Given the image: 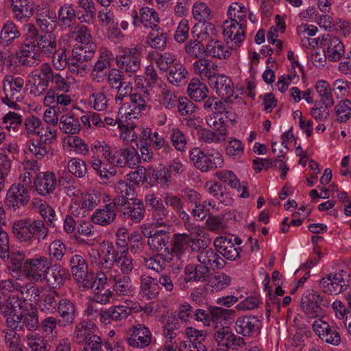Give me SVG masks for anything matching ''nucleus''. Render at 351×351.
Wrapping results in <instances>:
<instances>
[{"label":"nucleus","instance_id":"obj_35","mask_svg":"<svg viewBox=\"0 0 351 351\" xmlns=\"http://www.w3.org/2000/svg\"><path fill=\"white\" fill-rule=\"evenodd\" d=\"M214 338L219 345L225 346L227 348L233 346L240 344L243 339L235 335L228 326H222L216 330L214 334Z\"/></svg>","mask_w":351,"mask_h":351},{"label":"nucleus","instance_id":"obj_13","mask_svg":"<svg viewBox=\"0 0 351 351\" xmlns=\"http://www.w3.org/2000/svg\"><path fill=\"white\" fill-rule=\"evenodd\" d=\"M29 201V191L12 184L7 191L4 202L8 208L16 211L25 207Z\"/></svg>","mask_w":351,"mask_h":351},{"label":"nucleus","instance_id":"obj_32","mask_svg":"<svg viewBox=\"0 0 351 351\" xmlns=\"http://www.w3.org/2000/svg\"><path fill=\"white\" fill-rule=\"evenodd\" d=\"M160 290L156 278L142 275L140 278V294L148 300L156 299Z\"/></svg>","mask_w":351,"mask_h":351},{"label":"nucleus","instance_id":"obj_4","mask_svg":"<svg viewBox=\"0 0 351 351\" xmlns=\"http://www.w3.org/2000/svg\"><path fill=\"white\" fill-rule=\"evenodd\" d=\"M25 81L21 77H14L11 75H6L3 80V88L5 96L2 101L8 106L16 109L17 102L23 99V90Z\"/></svg>","mask_w":351,"mask_h":351},{"label":"nucleus","instance_id":"obj_64","mask_svg":"<svg viewBox=\"0 0 351 351\" xmlns=\"http://www.w3.org/2000/svg\"><path fill=\"white\" fill-rule=\"evenodd\" d=\"M29 149L30 152L37 159L43 158L47 154L52 151L50 145L44 144L40 141L34 140L29 141Z\"/></svg>","mask_w":351,"mask_h":351},{"label":"nucleus","instance_id":"obj_14","mask_svg":"<svg viewBox=\"0 0 351 351\" xmlns=\"http://www.w3.org/2000/svg\"><path fill=\"white\" fill-rule=\"evenodd\" d=\"M49 267V261L47 258L27 259L24 264V271L27 276L36 281L42 280L46 276Z\"/></svg>","mask_w":351,"mask_h":351},{"label":"nucleus","instance_id":"obj_46","mask_svg":"<svg viewBox=\"0 0 351 351\" xmlns=\"http://www.w3.org/2000/svg\"><path fill=\"white\" fill-rule=\"evenodd\" d=\"M315 88L320 98L319 104L331 106L335 104L332 88L328 82L323 80H318L315 85Z\"/></svg>","mask_w":351,"mask_h":351},{"label":"nucleus","instance_id":"obj_55","mask_svg":"<svg viewBox=\"0 0 351 351\" xmlns=\"http://www.w3.org/2000/svg\"><path fill=\"white\" fill-rule=\"evenodd\" d=\"M4 343L12 351H23L20 346L21 336L14 330L3 329L1 331Z\"/></svg>","mask_w":351,"mask_h":351},{"label":"nucleus","instance_id":"obj_61","mask_svg":"<svg viewBox=\"0 0 351 351\" xmlns=\"http://www.w3.org/2000/svg\"><path fill=\"white\" fill-rule=\"evenodd\" d=\"M37 135L39 136V141L51 146L56 141L57 130L47 124H43L37 131Z\"/></svg>","mask_w":351,"mask_h":351},{"label":"nucleus","instance_id":"obj_42","mask_svg":"<svg viewBox=\"0 0 351 351\" xmlns=\"http://www.w3.org/2000/svg\"><path fill=\"white\" fill-rule=\"evenodd\" d=\"M36 46L38 51H40L47 57H51L52 54H55L58 47L56 37L52 34H40Z\"/></svg>","mask_w":351,"mask_h":351},{"label":"nucleus","instance_id":"obj_18","mask_svg":"<svg viewBox=\"0 0 351 351\" xmlns=\"http://www.w3.org/2000/svg\"><path fill=\"white\" fill-rule=\"evenodd\" d=\"M261 326V320L253 315L239 317L234 325L236 332L244 337L252 336L260 332Z\"/></svg>","mask_w":351,"mask_h":351},{"label":"nucleus","instance_id":"obj_24","mask_svg":"<svg viewBox=\"0 0 351 351\" xmlns=\"http://www.w3.org/2000/svg\"><path fill=\"white\" fill-rule=\"evenodd\" d=\"M210 87L222 99H229L233 95L234 88L232 80L223 74H217L209 82Z\"/></svg>","mask_w":351,"mask_h":351},{"label":"nucleus","instance_id":"obj_26","mask_svg":"<svg viewBox=\"0 0 351 351\" xmlns=\"http://www.w3.org/2000/svg\"><path fill=\"white\" fill-rule=\"evenodd\" d=\"M56 178L52 172H41L36 175L34 185L37 192L41 195L53 193L56 189Z\"/></svg>","mask_w":351,"mask_h":351},{"label":"nucleus","instance_id":"obj_5","mask_svg":"<svg viewBox=\"0 0 351 351\" xmlns=\"http://www.w3.org/2000/svg\"><path fill=\"white\" fill-rule=\"evenodd\" d=\"M330 304L329 299L313 291L305 293L300 300L302 311L311 317H318Z\"/></svg>","mask_w":351,"mask_h":351},{"label":"nucleus","instance_id":"obj_36","mask_svg":"<svg viewBox=\"0 0 351 351\" xmlns=\"http://www.w3.org/2000/svg\"><path fill=\"white\" fill-rule=\"evenodd\" d=\"M210 269L207 266L200 265H188L184 269L186 281L205 282L207 280Z\"/></svg>","mask_w":351,"mask_h":351},{"label":"nucleus","instance_id":"obj_62","mask_svg":"<svg viewBox=\"0 0 351 351\" xmlns=\"http://www.w3.org/2000/svg\"><path fill=\"white\" fill-rule=\"evenodd\" d=\"M185 51L193 58H202L206 56V46L198 40H191L185 45Z\"/></svg>","mask_w":351,"mask_h":351},{"label":"nucleus","instance_id":"obj_9","mask_svg":"<svg viewBox=\"0 0 351 351\" xmlns=\"http://www.w3.org/2000/svg\"><path fill=\"white\" fill-rule=\"evenodd\" d=\"M141 47L126 48L116 57L117 66L126 73H135L141 66Z\"/></svg>","mask_w":351,"mask_h":351},{"label":"nucleus","instance_id":"obj_20","mask_svg":"<svg viewBox=\"0 0 351 351\" xmlns=\"http://www.w3.org/2000/svg\"><path fill=\"white\" fill-rule=\"evenodd\" d=\"M214 246L218 253L229 261H236L240 258V247L234 246L231 239L220 236L214 241Z\"/></svg>","mask_w":351,"mask_h":351},{"label":"nucleus","instance_id":"obj_34","mask_svg":"<svg viewBox=\"0 0 351 351\" xmlns=\"http://www.w3.org/2000/svg\"><path fill=\"white\" fill-rule=\"evenodd\" d=\"M56 14L48 8H40L37 10L36 23L40 28L49 32L56 27Z\"/></svg>","mask_w":351,"mask_h":351},{"label":"nucleus","instance_id":"obj_63","mask_svg":"<svg viewBox=\"0 0 351 351\" xmlns=\"http://www.w3.org/2000/svg\"><path fill=\"white\" fill-rule=\"evenodd\" d=\"M106 79L108 85L114 89L118 88V87L127 82L126 77L119 68H113L108 70Z\"/></svg>","mask_w":351,"mask_h":351},{"label":"nucleus","instance_id":"obj_57","mask_svg":"<svg viewBox=\"0 0 351 351\" xmlns=\"http://www.w3.org/2000/svg\"><path fill=\"white\" fill-rule=\"evenodd\" d=\"M114 265L124 275L130 274L134 268L131 256L129 253L124 252V250L118 252V256H117L115 258Z\"/></svg>","mask_w":351,"mask_h":351},{"label":"nucleus","instance_id":"obj_30","mask_svg":"<svg viewBox=\"0 0 351 351\" xmlns=\"http://www.w3.org/2000/svg\"><path fill=\"white\" fill-rule=\"evenodd\" d=\"M210 326L215 325L217 327L219 324L222 326L230 322L235 316V311L232 309L223 308L217 306H209Z\"/></svg>","mask_w":351,"mask_h":351},{"label":"nucleus","instance_id":"obj_58","mask_svg":"<svg viewBox=\"0 0 351 351\" xmlns=\"http://www.w3.org/2000/svg\"><path fill=\"white\" fill-rule=\"evenodd\" d=\"M337 121L345 123L351 118V101L344 99L340 101L335 107Z\"/></svg>","mask_w":351,"mask_h":351},{"label":"nucleus","instance_id":"obj_3","mask_svg":"<svg viewBox=\"0 0 351 351\" xmlns=\"http://www.w3.org/2000/svg\"><path fill=\"white\" fill-rule=\"evenodd\" d=\"M191 161L193 165L203 173L221 168L223 165V158L217 149L202 150L193 147L189 152Z\"/></svg>","mask_w":351,"mask_h":351},{"label":"nucleus","instance_id":"obj_10","mask_svg":"<svg viewBox=\"0 0 351 351\" xmlns=\"http://www.w3.org/2000/svg\"><path fill=\"white\" fill-rule=\"evenodd\" d=\"M149 108L147 101L144 99L140 94L134 93L133 96L130 97V99L123 103L119 108V114H122L125 117V121L132 119H138L143 111Z\"/></svg>","mask_w":351,"mask_h":351},{"label":"nucleus","instance_id":"obj_15","mask_svg":"<svg viewBox=\"0 0 351 351\" xmlns=\"http://www.w3.org/2000/svg\"><path fill=\"white\" fill-rule=\"evenodd\" d=\"M57 311L60 317V326L64 328L72 325L78 315L75 303L68 298L58 301Z\"/></svg>","mask_w":351,"mask_h":351},{"label":"nucleus","instance_id":"obj_60","mask_svg":"<svg viewBox=\"0 0 351 351\" xmlns=\"http://www.w3.org/2000/svg\"><path fill=\"white\" fill-rule=\"evenodd\" d=\"M77 11L71 5L64 4L58 11V19L63 25L70 27L75 21Z\"/></svg>","mask_w":351,"mask_h":351},{"label":"nucleus","instance_id":"obj_31","mask_svg":"<svg viewBox=\"0 0 351 351\" xmlns=\"http://www.w3.org/2000/svg\"><path fill=\"white\" fill-rule=\"evenodd\" d=\"M191 235L188 234H174L172 237L171 243L169 245V252L171 256V261L174 256L180 258L186 250L190 244Z\"/></svg>","mask_w":351,"mask_h":351},{"label":"nucleus","instance_id":"obj_38","mask_svg":"<svg viewBox=\"0 0 351 351\" xmlns=\"http://www.w3.org/2000/svg\"><path fill=\"white\" fill-rule=\"evenodd\" d=\"M22 323L29 332L35 331L39 328L38 311L35 306L30 304V309L21 310Z\"/></svg>","mask_w":351,"mask_h":351},{"label":"nucleus","instance_id":"obj_49","mask_svg":"<svg viewBox=\"0 0 351 351\" xmlns=\"http://www.w3.org/2000/svg\"><path fill=\"white\" fill-rule=\"evenodd\" d=\"M206 123L217 132L221 137L225 138L227 134V123L223 115L211 113L206 118Z\"/></svg>","mask_w":351,"mask_h":351},{"label":"nucleus","instance_id":"obj_59","mask_svg":"<svg viewBox=\"0 0 351 351\" xmlns=\"http://www.w3.org/2000/svg\"><path fill=\"white\" fill-rule=\"evenodd\" d=\"M148 57L152 60H154L159 69L163 71H167L169 65L176 60L174 56L170 53H165L161 54L154 51L149 52Z\"/></svg>","mask_w":351,"mask_h":351},{"label":"nucleus","instance_id":"obj_1","mask_svg":"<svg viewBox=\"0 0 351 351\" xmlns=\"http://www.w3.org/2000/svg\"><path fill=\"white\" fill-rule=\"evenodd\" d=\"M27 86H29L30 94L35 97L43 95L49 88H55L64 93H69L71 88L70 83L47 62L29 74Z\"/></svg>","mask_w":351,"mask_h":351},{"label":"nucleus","instance_id":"obj_43","mask_svg":"<svg viewBox=\"0 0 351 351\" xmlns=\"http://www.w3.org/2000/svg\"><path fill=\"white\" fill-rule=\"evenodd\" d=\"M187 92L191 99L195 101H201L207 97L208 88L198 79L193 78L188 85Z\"/></svg>","mask_w":351,"mask_h":351},{"label":"nucleus","instance_id":"obj_39","mask_svg":"<svg viewBox=\"0 0 351 351\" xmlns=\"http://www.w3.org/2000/svg\"><path fill=\"white\" fill-rule=\"evenodd\" d=\"M184 332L188 339L186 341L196 346L197 348V350L207 351L206 346L204 343L206 332L192 326L186 327Z\"/></svg>","mask_w":351,"mask_h":351},{"label":"nucleus","instance_id":"obj_23","mask_svg":"<svg viewBox=\"0 0 351 351\" xmlns=\"http://www.w3.org/2000/svg\"><path fill=\"white\" fill-rule=\"evenodd\" d=\"M131 16L132 24L136 27H139L141 24H143L145 27L151 28L152 25H157L155 23L160 21L158 13L153 8L148 7L141 8L139 13L136 10H133Z\"/></svg>","mask_w":351,"mask_h":351},{"label":"nucleus","instance_id":"obj_40","mask_svg":"<svg viewBox=\"0 0 351 351\" xmlns=\"http://www.w3.org/2000/svg\"><path fill=\"white\" fill-rule=\"evenodd\" d=\"M231 52L218 40L211 38L206 45V56L218 59H226L230 57Z\"/></svg>","mask_w":351,"mask_h":351},{"label":"nucleus","instance_id":"obj_28","mask_svg":"<svg viewBox=\"0 0 351 351\" xmlns=\"http://www.w3.org/2000/svg\"><path fill=\"white\" fill-rule=\"evenodd\" d=\"M117 213V207L114 202H112L106 204L103 208L97 209L92 215V221L97 225L108 226L114 221Z\"/></svg>","mask_w":351,"mask_h":351},{"label":"nucleus","instance_id":"obj_21","mask_svg":"<svg viewBox=\"0 0 351 351\" xmlns=\"http://www.w3.org/2000/svg\"><path fill=\"white\" fill-rule=\"evenodd\" d=\"M319 285L325 293L337 295L342 292L346 286L343 279V271L340 273L330 274L322 278Z\"/></svg>","mask_w":351,"mask_h":351},{"label":"nucleus","instance_id":"obj_8","mask_svg":"<svg viewBox=\"0 0 351 351\" xmlns=\"http://www.w3.org/2000/svg\"><path fill=\"white\" fill-rule=\"evenodd\" d=\"M71 274L75 280L85 288H93L95 285L91 274L88 272V264L83 256L75 254L69 261Z\"/></svg>","mask_w":351,"mask_h":351},{"label":"nucleus","instance_id":"obj_6","mask_svg":"<svg viewBox=\"0 0 351 351\" xmlns=\"http://www.w3.org/2000/svg\"><path fill=\"white\" fill-rule=\"evenodd\" d=\"M118 252L112 243L107 242L103 243V250L101 253L97 250L92 249L89 255L93 265L101 270L109 272L114 265Z\"/></svg>","mask_w":351,"mask_h":351},{"label":"nucleus","instance_id":"obj_11","mask_svg":"<svg viewBox=\"0 0 351 351\" xmlns=\"http://www.w3.org/2000/svg\"><path fill=\"white\" fill-rule=\"evenodd\" d=\"M152 335L149 329L143 324H138L131 327L127 332L125 339L133 348H144L152 341Z\"/></svg>","mask_w":351,"mask_h":351},{"label":"nucleus","instance_id":"obj_33","mask_svg":"<svg viewBox=\"0 0 351 351\" xmlns=\"http://www.w3.org/2000/svg\"><path fill=\"white\" fill-rule=\"evenodd\" d=\"M69 277V271L56 264L49 267L45 278L50 286L56 289L63 285Z\"/></svg>","mask_w":351,"mask_h":351},{"label":"nucleus","instance_id":"obj_41","mask_svg":"<svg viewBox=\"0 0 351 351\" xmlns=\"http://www.w3.org/2000/svg\"><path fill=\"white\" fill-rule=\"evenodd\" d=\"M148 177L149 183L152 186L159 184L160 187L167 188L171 182V175L168 168L166 167H162L158 170H149Z\"/></svg>","mask_w":351,"mask_h":351},{"label":"nucleus","instance_id":"obj_25","mask_svg":"<svg viewBox=\"0 0 351 351\" xmlns=\"http://www.w3.org/2000/svg\"><path fill=\"white\" fill-rule=\"evenodd\" d=\"M194 73L202 80H210L218 74V65L206 58H199L193 64Z\"/></svg>","mask_w":351,"mask_h":351},{"label":"nucleus","instance_id":"obj_19","mask_svg":"<svg viewBox=\"0 0 351 351\" xmlns=\"http://www.w3.org/2000/svg\"><path fill=\"white\" fill-rule=\"evenodd\" d=\"M169 234L167 231L164 230H158L151 241H147V245L150 249L160 254L161 258L167 261V262L171 261V256L169 252Z\"/></svg>","mask_w":351,"mask_h":351},{"label":"nucleus","instance_id":"obj_52","mask_svg":"<svg viewBox=\"0 0 351 351\" xmlns=\"http://www.w3.org/2000/svg\"><path fill=\"white\" fill-rule=\"evenodd\" d=\"M69 37L82 45H88L92 40L88 28L81 24L73 26L70 29Z\"/></svg>","mask_w":351,"mask_h":351},{"label":"nucleus","instance_id":"obj_16","mask_svg":"<svg viewBox=\"0 0 351 351\" xmlns=\"http://www.w3.org/2000/svg\"><path fill=\"white\" fill-rule=\"evenodd\" d=\"M321 45L326 49V57L330 61H339L345 53L344 45L337 37L329 34L324 35Z\"/></svg>","mask_w":351,"mask_h":351},{"label":"nucleus","instance_id":"obj_56","mask_svg":"<svg viewBox=\"0 0 351 351\" xmlns=\"http://www.w3.org/2000/svg\"><path fill=\"white\" fill-rule=\"evenodd\" d=\"M19 292L21 295V299L25 301H29L31 302H37L40 298V289L39 287L33 284L28 283L24 285H20Z\"/></svg>","mask_w":351,"mask_h":351},{"label":"nucleus","instance_id":"obj_17","mask_svg":"<svg viewBox=\"0 0 351 351\" xmlns=\"http://www.w3.org/2000/svg\"><path fill=\"white\" fill-rule=\"evenodd\" d=\"M13 18L21 23H26L34 15V0H10Z\"/></svg>","mask_w":351,"mask_h":351},{"label":"nucleus","instance_id":"obj_53","mask_svg":"<svg viewBox=\"0 0 351 351\" xmlns=\"http://www.w3.org/2000/svg\"><path fill=\"white\" fill-rule=\"evenodd\" d=\"M60 130L65 134H75L80 132V124L72 114H63L60 118Z\"/></svg>","mask_w":351,"mask_h":351},{"label":"nucleus","instance_id":"obj_12","mask_svg":"<svg viewBox=\"0 0 351 351\" xmlns=\"http://www.w3.org/2000/svg\"><path fill=\"white\" fill-rule=\"evenodd\" d=\"M313 329L319 337L326 343L337 346L341 342V335L337 328L328 322L317 319L313 324Z\"/></svg>","mask_w":351,"mask_h":351},{"label":"nucleus","instance_id":"obj_48","mask_svg":"<svg viewBox=\"0 0 351 351\" xmlns=\"http://www.w3.org/2000/svg\"><path fill=\"white\" fill-rule=\"evenodd\" d=\"M57 295L56 291H49L44 293L40 300L39 299L37 302L40 311L47 314L53 313L58 307V302L56 300Z\"/></svg>","mask_w":351,"mask_h":351},{"label":"nucleus","instance_id":"obj_7","mask_svg":"<svg viewBox=\"0 0 351 351\" xmlns=\"http://www.w3.org/2000/svg\"><path fill=\"white\" fill-rule=\"evenodd\" d=\"M117 207L119 217L132 223H139L145 217V208L143 202L136 199L129 202L119 199Z\"/></svg>","mask_w":351,"mask_h":351},{"label":"nucleus","instance_id":"obj_29","mask_svg":"<svg viewBox=\"0 0 351 351\" xmlns=\"http://www.w3.org/2000/svg\"><path fill=\"white\" fill-rule=\"evenodd\" d=\"M110 281L113 282V289L119 295L130 296L134 292V287L128 275H110Z\"/></svg>","mask_w":351,"mask_h":351},{"label":"nucleus","instance_id":"obj_2","mask_svg":"<svg viewBox=\"0 0 351 351\" xmlns=\"http://www.w3.org/2000/svg\"><path fill=\"white\" fill-rule=\"evenodd\" d=\"M12 229L14 236L19 241L29 244L32 243L34 237L38 242L44 240L48 234V230L41 220H16L13 222Z\"/></svg>","mask_w":351,"mask_h":351},{"label":"nucleus","instance_id":"obj_44","mask_svg":"<svg viewBox=\"0 0 351 351\" xmlns=\"http://www.w3.org/2000/svg\"><path fill=\"white\" fill-rule=\"evenodd\" d=\"M94 324L91 322L82 321L75 326L74 330L75 341L77 344H84L91 335H94L93 329Z\"/></svg>","mask_w":351,"mask_h":351},{"label":"nucleus","instance_id":"obj_54","mask_svg":"<svg viewBox=\"0 0 351 351\" xmlns=\"http://www.w3.org/2000/svg\"><path fill=\"white\" fill-rule=\"evenodd\" d=\"M113 60L114 56L110 51L108 49L101 50L92 71L108 73L107 69H110Z\"/></svg>","mask_w":351,"mask_h":351},{"label":"nucleus","instance_id":"obj_37","mask_svg":"<svg viewBox=\"0 0 351 351\" xmlns=\"http://www.w3.org/2000/svg\"><path fill=\"white\" fill-rule=\"evenodd\" d=\"M152 31L147 36V43L156 49H164L167 45V34L158 25L151 26Z\"/></svg>","mask_w":351,"mask_h":351},{"label":"nucleus","instance_id":"obj_47","mask_svg":"<svg viewBox=\"0 0 351 351\" xmlns=\"http://www.w3.org/2000/svg\"><path fill=\"white\" fill-rule=\"evenodd\" d=\"M117 195L113 199L114 205L117 206L119 199H123V202H129L136 199L134 197L135 190L129 183L125 181H119L116 186Z\"/></svg>","mask_w":351,"mask_h":351},{"label":"nucleus","instance_id":"obj_50","mask_svg":"<svg viewBox=\"0 0 351 351\" xmlns=\"http://www.w3.org/2000/svg\"><path fill=\"white\" fill-rule=\"evenodd\" d=\"M82 351H112L111 343L108 341H103L97 335H91L84 344Z\"/></svg>","mask_w":351,"mask_h":351},{"label":"nucleus","instance_id":"obj_51","mask_svg":"<svg viewBox=\"0 0 351 351\" xmlns=\"http://www.w3.org/2000/svg\"><path fill=\"white\" fill-rule=\"evenodd\" d=\"M188 72L183 65L177 64L169 68L167 74L168 81L176 86H181L186 82Z\"/></svg>","mask_w":351,"mask_h":351},{"label":"nucleus","instance_id":"obj_22","mask_svg":"<svg viewBox=\"0 0 351 351\" xmlns=\"http://www.w3.org/2000/svg\"><path fill=\"white\" fill-rule=\"evenodd\" d=\"M223 34L227 39H230L232 44L230 49H237L239 47V44L245 39V23H237V22H224Z\"/></svg>","mask_w":351,"mask_h":351},{"label":"nucleus","instance_id":"obj_27","mask_svg":"<svg viewBox=\"0 0 351 351\" xmlns=\"http://www.w3.org/2000/svg\"><path fill=\"white\" fill-rule=\"evenodd\" d=\"M213 248L202 249L197 255L199 263L210 269H222L226 266L225 261Z\"/></svg>","mask_w":351,"mask_h":351},{"label":"nucleus","instance_id":"obj_45","mask_svg":"<svg viewBox=\"0 0 351 351\" xmlns=\"http://www.w3.org/2000/svg\"><path fill=\"white\" fill-rule=\"evenodd\" d=\"M21 36L17 25L11 20H8L3 25L0 32V40L7 45L12 43Z\"/></svg>","mask_w":351,"mask_h":351}]
</instances>
